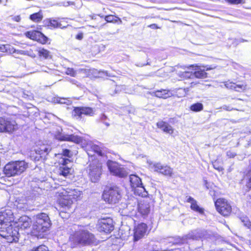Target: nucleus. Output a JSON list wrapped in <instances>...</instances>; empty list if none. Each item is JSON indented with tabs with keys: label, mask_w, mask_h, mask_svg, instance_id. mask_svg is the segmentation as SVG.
<instances>
[{
	"label": "nucleus",
	"mask_w": 251,
	"mask_h": 251,
	"mask_svg": "<svg viewBox=\"0 0 251 251\" xmlns=\"http://www.w3.org/2000/svg\"><path fill=\"white\" fill-rule=\"evenodd\" d=\"M28 167V164L25 161L9 162L4 168V173L7 176H17L23 173Z\"/></svg>",
	"instance_id": "f03ea898"
},
{
	"label": "nucleus",
	"mask_w": 251,
	"mask_h": 251,
	"mask_svg": "<svg viewBox=\"0 0 251 251\" xmlns=\"http://www.w3.org/2000/svg\"><path fill=\"white\" fill-rule=\"evenodd\" d=\"M51 148L48 145H42L37 147L35 150V152L40 155V157H45L51 151Z\"/></svg>",
	"instance_id": "393cba45"
},
{
	"label": "nucleus",
	"mask_w": 251,
	"mask_h": 251,
	"mask_svg": "<svg viewBox=\"0 0 251 251\" xmlns=\"http://www.w3.org/2000/svg\"><path fill=\"white\" fill-rule=\"evenodd\" d=\"M182 76L184 78H191V77L194 76L193 74L190 73L189 72L185 71L183 72L182 74Z\"/></svg>",
	"instance_id": "ea45409f"
},
{
	"label": "nucleus",
	"mask_w": 251,
	"mask_h": 251,
	"mask_svg": "<svg viewBox=\"0 0 251 251\" xmlns=\"http://www.w3.org/2000/svg\"><path fill=\"white\" fill-rule=\"evenodd\" d=\"M17 128V124L15 121L0 118V132H12Z\"/></svg>",
	"instance_id": "0eeeda50"
},
{
	"label": "nucleus",
	"mask_w": 251,
	"mask_h": 251,
	"mask_svg": "<svg viewBox=\"0 0 251 251\" xmlns=\"http://www.w3.org/2000/svg\"><path fill=\"white\" fill-rule=\"evenodd\" d=\"M0 235L11 243L19 242L20 237L18 230L13 228V226L0 229Z\"/></svg>",
	"instance_id": "39448f33"
},
{
	"label": "nucleus",
	"mask_w": 251,
	"mask_h": 251,
	"mask_svg": "<svg viewBox=\"0 0 251 251\" xmlns=\"http://www.w3.org/2000/svg\"><path fill=\"white\" fill-rule=\"evenodd\" d=\"M129 180L130 182L131 186L133 188H138V189L141 191L145 192L146 191L145 188L143 186L141 179L136 175H131L129 176Z\"/></svg>",
	"instance_id": "a211bd4d"
},
{
	"label": "nucleus",
	"mask_w": 251,
	"mask_h": 251,
	"mask_svg": "<svg viewBox=\"0 0 251 251\" xmlns=\"http://www.w3.org/2000/svg\"><path fill=\"white\" fill-rule=\"evenodd\" d=\"M70 163V160L69 159H63L61 166L59 167L58 173L60 175H62L65 177L71 174L72 168L68 165V163Z\"/></svg>",
	"instance_id": "dca6fc26"
},
{
	"label": "nucleus",
	"mask_w": 251,
	"mask_h": 251,
	"mask_svg": "<svg viewBox=\"0 0 251 251\" xmlns=\"http://www.w3.org/2000/svg\"><path fill=\"white\" fill-rule=\"evenodd\" d=\"M152 95L159 98L167 99L171 97V94L168 90L162 89L152 92Z\"/></svg>",
	"instance_id": "c85d7f7f"
},
{
	"label": "nucleus",
	"mask_w": 251,
	"mask_h": 251,
	"mask_svg": "<svg viewBox=\"0 0 251 251\" xmlns=\"http://www.w3.org/2000/svg\"><path fill=\"white\" fill-rule=\"evenodd\" d=\"M138 211L143 215H147L150 211V205L147 200L140 201L138 204Z\"/></svg>",
	"instance_id": "412c9836"
},
{
	"label": "nucleus",
	"mask_w": 251,
	"mask_h": 251,
	"mask_svg": "<svg viewBox=\"0 0 251 251\" xmlns=\"http://www.w3.org/2000/svg\"><path fill=\"white\" fill-rule=\"evenodd\" d=\"M101 166L97 161L89 165V174L92 182H96L101 175Z\"/></svg>",
	"instance_id": "9d476101"
},
{
	"label": "nucleus",
	"mask_w": 251,
	"mask_h": 251,
	"mask_svg": "<svg viewBox=\"0 0 251 251\" xmlns=\"http://www.w3.org/2000/svg\"><path fill=\"white\" fill-rule=\"evenodd\" d=\"M147 229L146 224L142 223L138 225L135 228L134 241L136 242L143 238L146 234Z\"/></svg>",
	"instance_id": "2eb2a0df"
},
{
	"label": "nucleus",
	"mask_w": 251,
	"mask_h": 251,
	"mask_svg": "<svg viewBox=\"0 0 251 251\" xmlns=\"http://www.w3.org/2000/svg\"><path fill=\"white\" fill-rule=\"evenodd\" d=\"M103 200L109 204H116L122 198L121 190L115 186L105 190L102 195Z\"/></svg>",
	"instance_id": "20e7f679"
},
{
	"label": "nucleus",
	"mask_w": 251,
	"mask_h": 251,
	"mask_svg": "<svg viewBox=\"0 0 251 251\" xmlns=\"http://www.w3.org/2000/svg\"><path fill=\"white\" fill-rule=\"evenodd\" d=\"M94 150L99 154L101 155V151L99 150V148L98 146H94Z\"/></svg>",
	"instance_id": "09e8293b"
},
{
	"label": "nucleus",
	"mask_w": 251,
	"mask_h": 251,
	"mask_svg": "<svg viewBox=\"0 0 251 251\" xmlns=\"http://www.w3.org/2000/svg\"><path fill=\"white\" fill-rule=\"evenodd\" d=\"M200 237V235L198 234V232L196 230L192 231L189 232L188 234L183 236L182 238L178 237L177 240V241L176 243H182L183 244L187 241L188 240L193 239L197 240Z\"/></svg>",
	"instance_id": "aec40b11"
},
{
	"label": "nucleus",
	"mask_w": 251,
	"mask_h": 251,
	"mask_svg": "<svg viewBox=\"0 0 251 251\" xmlns=\"http://www.w3.org/2000/svg\"><path fill=\"white\" fill-rule=\"evenodd\" d=\"M194 65H191L188 68L194 67ZM195 70H197L193 73V75L198 78H203L207 76V73L205 72V70L201 69L200 67L198 66H195Z\"/></svg>",
	"instance_id": "bb28decb"
},
{
	"label": "nucleus",
	"mask_w": 251,
	"mask_h": 251,
	"mask_svg": "<svg viewBox=\"0 0 251 251\" xmlns=\"http://www.w3.org/2000/svg\"><path fill=\"white\" fill-rule=\"evenodd\" d=\"M9 45H0V51L3 52H6Z\"/></svg>",
	"instance_id": "37998d69"
},
{
	"label": "nucleus",
	"mask_w": 251,
	"mask_h": 251,
	"mask_svg": "<svg viewBox=\"0 0 251 251\" xmlns=\"http://www.w3.org/2000/svg\"><path fill=\"white\" fill-rule=\"evenodd\" d=\"M103 73L105 74L106 75H108V73L107 72H103Z\"/></svg>",
	"instance_id": "e2e57ef3"
},
{
	"label": "nucleus",
	"mask_w": 251,
	"mask_h": 251,
	"mask_svg": "<svg viewBox=\"0 0 251 251\" xmlns=\"http://www.w3.org/2000/svg\"><path fill=\"white\" fill-rule=\"evenodd\" d=\"M210 194L211 196L213 197V199H214V200H215V191H214V190H211V191H210Z\"/></svg>",
	"instance_id": "864d4df0"
},
{
	"label": "nucleus",
	"mask_w": 251,
	"mask_h": 251,
	"mask_svg": "<svg viewBox=\"0 0 251 251\" xmlns=\"http://www.w3.org/2000/svg\"><path fill=\"white\" fill-rule=\"evenodd\" d=\"M187 201L191 203L190 207L191 209L200 214H203L204 209L199 207L197 204V201L194 198L189 197Z\"/></svg>",
	"instance_id": "a878e982"
},
{
	"label": "nucleus",
	"mask_w": 251,
	"mask_h": 251,
	"mask_svg": "<svg viewBox=\"0 0 251 251\" xmlns=\"http://www.w3.org/2000/svg\"><path fill=\"white\" fill-rule=\"evenodd\" d=\"M49 71H50L51 70L49 68H48V67H42L41 68V72H47V73H49Z\"/></svg>",
	"instance_id": "8fccbe9b"
},
{
	"label": "nucleus",
	"mask_w": 251,
	"mask_h": 251,
	"mask_svg": "<svg viewBox=\"0 0 251 251\" xmlns=\"http://www.w3.org/2000/svg\"><path fill=\"white\" fill-rule=\"evenodd\" d=\"M39 54L40 56H43L44 58H48L49 55V51L45 49H42L39 50Z\"/></svg>",
	"instance_id": "f704fd0d"
},
{
	"label": "nucleus",
	"mask_w": 251,
	"mask_h": 251,
	"mask_svg": "<svg viewBox=\"0 0 251 251\" xmlns=\"http://www.w3.org/2000/svg\"><path fill=\"white\" fill-rule=\"evenodd\" d=\"M106 24V23L105 24H103V25H101L100 26L98 27V26H92L93 27H94V28H97L98 29H100L103 26H104Z\"/></svg>",
	"instance_id": "6e6d98bb"
},
{
	"label": "nucleus",
	"mask_w": 251,
	"mask_h": 251,
	"mask_svg": "<svg viewBox=\"0 0 251 251\" xmlns=\"http://www.w3.org/2000/svg\"><path fill=\"white\" fill-rule=\"evenodd\" d=\"M241 222L243 223L244 225L248 228L251 226V222L247 217H244L241 218Z\"/></svg>",
	"instance_id": "c9c22d12"
},
{
	"label": "nucleus",
	"mask_w": 251,
	"mask_h": 251,
	"mask_svg": "<svg viewBox=\"0 0 251 251\" xmlns=\"http://www.w3.org/2000/svg\"><path fill=\"white\" fill-rule=\"evenodd\" d=\"M113 220L110 218L100 219L98 221L97 227L100 232L110 233L114 229Z\"/></svg>",
	"instance_id": "6e6552de"
},
{
	"label": "nucleus",
	"mask_w": 251,
	"mask_h": 251,
	"mask_svg": "<svg viewBox=\"0 0 251 251\" xmlns=\"http://www.w3.org/2000/svg\"><path fill=\"white\" fill-rule=\"evenodd\" d=\"M246 186L249 188H251V171L249 172L245 176Z\"/></svg>",
	"instance_id": "473e14b6"
},
{
	"label": "nucleus",
	"mask_w": 251,
	"mask_h": 251,
	"mask_svg": "<svg viewBox=\"0 0 251 251\" xmlns=\"http://www.w3.org/2000/svg\"><path fill=\"white\" fill-rule=\"evenodd\" d=\"M32 232L40 236L47 231L51 226L49 216L45 213H41L33 216Z\"/></svg>",
	"instance_id": "f257e3e1"
},
{
	"label": "nucleus",
	"mask_w": 251,
	"mask_h": 251,
	"mask_svg": "<svg viewBox=\"0 0 251 251\" xmlns=\"http://www.w3.org/2000/svg\"><path fill=\"white\" fill-rule=\"evenodd\" d=\"M104 19L107 22L110 23L113 21L114 18L112 15H108L104 17Z\"/></svg>",
	"instance_id": "c03bdc74"
},
{
	"label": "nucleus",
	"mask_w": 251,
	"mask_h": 251,
	"mask_svg": "<svg viewBox=\"0 0 251 251\" xmlns=\"http://www.w3.org/2000/svg\"><path fill=\"white\" fill-rule=\"evenodd\" d=\"M203 108V104L200 102H197L192 104L190 109L191 110L194 112H199L201 111Z\"/></svg>",
	"instance_id": "2f4dec72"
},
{
	"label": "nucleus",
	"mask_w": 251,
	"mask_h": 251,
	"mask_svg": "<svg viewBox=\"0 0 251 251\" xmlns=\"http://www.w3.org/2000/svg\"><path fill=\"white\" fill-rule=\"evenodd\" d=\"M99 16L101 18L103 17V15H99Z\"/></svg>",
	"instance_id": "69168bd1"
},
{
	"label": "nucleus",
	"mask_w": 251,
	"mask_h": 251,
	"mask_svg": "<svg viewBox=\"0 0 251 251\" xmlns=\"http://www.w3.org/2000/svg\"><path fill=\"white\" fill-rule=\"evenodd\" d=\"M32 251H49L48 248L45 245H41L34 249Z\"/></svg>",
	"instance_id": "e433bc0d"
},
{
	"label": "nucleus",
	"mask_w": 251,
	"mask_h": 251,
	"mask_svg": "<svg viewBox=\"0 0 251 251\" xmlns=\"http://www.w3.org/2000/svg\"><path fill=\"white\" fill-rule=\"evenodd\" d=\"M221 244H222L223 246H226V248L229 249V247H232V245L230 244H229L228 242H226L225 240H221Z\"/></svg>",
	"instance_id": "79ce46f5"
},
{
	"label": "nucleus",
	"mask_w": 251,
	"mask_h": 251,
	"mask_svg": "<svg viewBox=\"0 0 251 251\" xmlns=\"http://www.w3.org/2000/svg\"><path fill=\"white\" fill-rule=\"evenodd\" d=\"M223 109H226V110H230V109H227V108H226V106H224L223 107Z\"/></svg>",
	"instance_id": "052dcab7"
},
{
	"label": "nucleus",
	"mask_w": 251,
	"mask_h": 251,
	"mask_svg": "<svg viewBox=\"0 0 251 251\" xmlns=\"http://www.w3.org/2000/svg\"><path fill=\"white\" fill-rule=\"evenodd\" d=\"M1 2V0H0V3Z\"/></svg>",
	"instance_id": "338daca9"
},
{
	"label": "nucleus",
	"mask_w": 251,
	"mask_h": 251,
	"mask_svg": "<svg viewBox=\"0 0 251 251\" xmlns=\"http://www.w3.org/2000/svg\"><path fill=\"white\" fill-rule=\"evenodd\" d=\"M59 196L61 197L59 200V204L63 209L62 211H65V212H71L70 209L74 202L73 200L67 194L64 193V191L59 193Z\"/></svg>",
	"instance_id": "f8f14e48"
},
{
	"label": "nucleus",
	"mask_w": 251,
	"mask_h": 251,
	"mask_svg": "<svg viewBox=\"0 0 251 251\" xmlns=\"http://www.w3.org/2000/svg\"><path fill=\"white\" fill-rule=\"evenodd\" d=\"M94 113V110L89 107H76L73 111V115L76 119L81 118L82 115L92 116Z\"/></svg>",
	"instance_id": "ddd939ff"
},
{
	"label": "nucleus",
	"mask_w": 251,
	"mask_h": 251,
	"mask_svg": "<svg viewBox=\"0 0 251 251\" xmlns=\"http://www.w3.org/2000/svg\"><path fill=\"white\" fill-rule=\"evenodd\" d=\"M220 202L219 201V199H217L216 201H215V205L217 211L220 213Z\"/></svg>",
	"instance_id": "de8ad7c7"
},
{
	"label": "nucleus",
	"mask_w": 251,
	"mask_h": 251,
	"mask_svg": "<svg viewBox=\"0 0 251 251\" xmlns=\"http://www.w3.org/2000/svg\"><path fill=\"white\" fill-rule=\"evenodd\" d=\"M74 241L76 244L88 246L95 241V236L88 230L82 229L75 232L74 235Z\"/></svg>",
	"instance_id": "7ed1b4c3"
},
{
	"label": "nucleus",
	"mask_w": 251,
	"mask_h": 251,
	"mask_svg": "<svg viewBox=\"0 0 251 251\" xmlns=\"http://www.w3.org/2000/svg\"><path fill=\"white\" fill-rule=\"evenodd\" d=\"M55 139L59 141H71L75 143H79L82 141L80 137L74 134H65L62 133H58L55 134Z\"/></svg>",
	"instance_id": "4468645a"
},
{
	"label": "nucleus",
	"mask_w": 251,
	"mask_h": 251,
	"mask_svg": "<svg viewBox=\"0 0 251 251\" xmlns=\"http://www.w3.org/2000/svg\"><path fill=\"white\" fill-rule=\"evenodd\" d=\"M13 19L14 21H16V22H18L20 21V20H21V17H20V16H15V17L13 18Z\"/></svg>",
	"instance_id": "603ef678"
},
{
	"label": "nucleus",
	"mask_w": 251,
	"mask_h": 251,
	"mask_svg": "<svg viewBox=\"0 0 251 251\" xmlns=\"http://www.w3.org/2000/svg\"><path fill=\"white\" fill-rule=\"evenodd\" d=\"M25 34L27 37H28L33 40L36 39L37 37L39 36L40 35H41L43 37V41L45 42H46L48 39L47 38L43 35L41 32L37 31H28L26 32Z\"/></svg>",
	"instance_id": "c756f323"
},
{
	"label": "nucleus",
	"mask_w": 251,
	"mask_h": 251,
	"mask_svg": "<svg viewBox=\"0 0 251 251\" xmlns=\"http://www.w3.org/2000/svg\"><path fill=\"white\" fill-rule=\"evenodd\" d=\"M62 154L63 155L68 157H71L72 155L71 153V151L68 149L63 150L62 151Z\"/></svg>",
	"instance_id": "a19ab883"
},
{
	"label": "nucleus",
	"mask_w": 251,
	"mask_h": 251,
	"mask_svg": "<svg viewBox=\"0 0 251 251\" xmlns=\"http://www.w3.org/2000/svg\"><path fill=\"white\" fill-rule=\"evenodd\" d=\"M91 18L92 19H96V16H95V15L91 16Z\"/></svg>",
	"instance_id": "bf43d9fd"
},
{
	"label": "nucleus",
	"mask_w": 251,
	"mask_h": 251,
	"mask_svg": "<svg viewBox=\"0 0 251 251\" xmlns=\"http://www.w3.org/2000/svg\"><path fill=\"white\" fill-rule=\"evenodd\" d=\"M224 85L227 88L233 89L237 92L244 91L247 88V85L245 84H236L230 81L224 82Z\"/></svg>",
	"instance_id": "4be33fe9"
},
{
	"label": "nucleus",
	"mask_w": 251,
	"mask_h": 251,
	"mask_svg": "<svg viewBox=\"0 0 251 251\" xmlns=\"http://www.w3.org/2000/svg\"><path fill=\"white\" fill-rule=\"evenodd\" d=\"M107 166L110 172L113 175L120 177H125L128 175V172L125 168L116 162L108 160L107 162Z\"/></svg>",
	"instance_id": "423d86ee"
},
{
	"label": "nucleus",
	"mask_w": 251,
	"mask_h": 251,
	"mask_svg": "<svg viewBox=\"0 0 251 251\" xmlns=\"http://www.w3.org/2000/svg\"><path fill=\"white\" fill-rule=\"evenodd\" d=\"M226 2L232 4H238L240 3H245L244 0H225Z\"/></svg>",
	"instance_id": "58836bf2"
},
{
	"label": "nucleus",
	"mask_w": 251,
	"mask_h": 251,
	"mask_svg": "<svg viewBox=\"0 0 251 251\" xmlns=\"http://www.w3.org/2000/svg\"><path fill=\"white\" fill-rule=\"evenodd\" d=\"M144 65H145V64H141V65H137V66H139V67H143L144 66Z\"/></svg>",
	"instance_id": "680f3d73"
},
{
	"label": "nucleus",
	"mask_w": 251,
	"mask_h": 251,
	"mask_svg": "<svg viewBox=\"0 0 251 251\" xmlns=\"http://www.w3.org/2000/svg\"><path fill=\"white\" fill-rule=\"evenodd\" d=\"M64 193L67 194L68 196L73 200V201L80 199L82 195L81 191L77 189H72L69 188L64 190Z\"/></svg>",
	"instance_id": "5701e85b"
},
{
	"label": "nucleus",
	"mask_w": 251,
	"mask_h": 251,
	"mask_svg": "<svg viewBox=\"0 0 251 251\" xmlns=\"http://www.w3.org/2000/svg\"><path fill=\"white\" fill-rule=\"evenodd\" d=\"M13 221V215L11 210H9L0 213V229L12 226L11 222Z\"/></svg>",
	"instance_id": "1a4fd4ad"
},
{
	"label": "nucleus",
	"mask_w": 251,
	"mask_h": 251,
	"mask_svg": "<svg viewBox=\"0 0 251 251\" xmlns=\"http://www.w3.org/2000/svg\"><path fill=\"white\" fill-rule=\"evenodd\" d=\"M65 73L66 75L73 77H75L76 75V72L73 68H67Z\"/></svg>",
	"instance_id": "72a5a7b5"
},
{
	"label": "nucleus",
	"mask_w": 251,
	"mask_h": 251,
	"mask_svg": "<svg viewBox=\"0 0 251 251\" xmlns=\"http://www.w3.org/2000/svg\"><path fill=\"white\" fill-rule=\"evenodd\" d=\"M234 156V154H232L231 155H230V157H233Z\"/></svg>",
	"instance_id": "0e129e2a"
},
{
	"label": "nucleus",
	"mask_w": 251,
	"mask_h": 251,
	"mask_svg": "<svg viewBox=\"0 0 251 251\" xmlns=\"http://www.w3.org/2000/svg\"><path fill=\"white\" fill-rule=\"evenodd\" d=\"M122 88H123V86H117L114 90V92L113 93H111V95H113L115 94H117V93H119L120 91H121Z\"/></svg>",
	"instance_id": "49530a36"
},
{
	"label": "nucleus",
	"mask_w": 251,
	"mask_h": 251,
	"mask_svg": "<svg viewBox=\"0 0 251 251\" xmlns=\"http://www.w3.org/2000/svg\"><path fill=\"white\" fill-rule=\"evenodd\" d=\"M69 81L73 84H75V82H76V81L73 79H70Z\"/></svg>",
	"instance_id": "13d9d810"
},
{
	"label": "nucleus",
	"mask_w": 251,
	"mask_h": 251,
	"mask_svg": "<svg viewBox=\"0 0 251 251\" xmlns=\"http://www.w3.org/2000/svg\"><path fill=\"white\" fill-rule=\"evenodd\" d=\"M83 38V34L82 33L78 34L76 36V38L79 40L82 39Z\"/></svg>",
	"instance_id": "5fc2aeb1"
},
{
	"label": "nucleus",
	"mask_w": 251,
	"mask_h": 251,
	"mask_svg": "<svg viewBox=\"0 0 251 251\" xmlns=\"http://www.w3.org/2000/svg\"><path fill=\"white\" fill-rule=\"evenodd\" d=\"M49 25L53 28H60L63 29L67 28L69 26V25L66 23L63 24L61 21H59L58 20L50 19L49 21Z\"/></svg>",
	"instance_id": "cd10ccee"
},
{
	"label": "nucleus",
	"mask_w": 251,
	"mask_h": 251,
	"mask_svg": "<svg viewBox=\"0 0 251 251\" xmlns=\"http://www.w3.org/2000/svg\"><path fill=\"white\" fill-rule=\"evenodd\" d=\"M150 165L151 168L155 172L170 177L173 175V169L167 165H163L160 163H154L152 166Z\"/></svg>",
	"instance_id": "9b49d317"
},
{
	"label": "nucleus",
	"mask_w": 251,
	"mask_h": 251,
	"mask_svg": "<svg viewBox=\"0 0 251 251\" xmlns=\"http://www.w3.org/2000/svg\"><path fill=\"white\" fill-rule=\"evenodd\" d=\"M31 223V219L26 216L21 217L17 221L15 222L14 225L22 229H26L30 227Z\"/></svg>",
	"instance_id": "6ab92c4d"
},
{
	"label": "nucleus",
	"mask_w": 251,
	"mask_h": 251,
	"mask_svg": "<svg viewBox=\"0 0 251 251\" xmlns=\"http://www.w3.org/2000/svg\"><path fill=\"white\" fill-rule=\"evenodd\" d=\"M65 100L64 99H61L59 101V103H65L66 102L65 101Z\"/></svg>",
	"instance_id": "4d7b16f0"
},
{
	"label": "nucleus",
	"mask_w": 251,
	"mask_h": 251,
	"mask_svg": "<svg viewBox=\"0 0 251 251\" xmlns=\"http://www.w3.org/2000/svg\"><path fill=\"white\" fill-rule=\"evenodd\" d=\"M213 166L216 170L218 171L220 170V164L218 160H215L213 162Z\"/></svg>",
	"instance_id": "a18cd8bd"
},
{
	"label": "nucleus",
	"mask_w": 251,
	"mask_h": 251,
	"mask_svg": "<svg viewBox=\"0 0 251 251\" xmlns=\"http://www.w3.org/2000/svg\"><path fill=\"white\" fill-rule=\"evenodd\" d=\"M156 126L158 128L162 129L164 132L172 134L174 132V128L168 123L164 121H159L157 123Z\"/></svg>",
	"instance_id": "b1692460"
},
{
	"label": "nucleus",
	"mask_w": 251,
	"mask_h": 251,
	"mask_svg": "<svg viewBox=\"0 0 251 251\" xmlns=\"http://www.w3.org/2000/svg\"><path fill=\"white\" fill-rule=\"evenodd\" d=\"M232 211L230 202L225 199H221V215L225 217L228 216Z\"/></svg>",
	"instance_id": "f3484780"
},
{
	"label": "nucleus",
	"mask_w": 251,
	"mask_h": 251,
	"mask_svg": "<svg viewBox=\"0 0 251 251\" xmlns=\"http://www.w3.org/2000/svg\"><path fill=\"white\" fill-rule=\"evenodd\" d=\"M100 120L101 122H102L106 126H110V124L107 122L108 120L107 117L104 114H102L100 118Z\"/></svg>",
	"instance_id": "4c0bfd02"
},
{
	"label": "nucleus",
	"mask_w": 251,
	"mask_h": 251,
	"mask_svg": "<svg viewBox=\"0 0 251 251\" xmlns=\"http://www.w3.org/2000/svg\"><path fill=\"white\" fill-rule=\"evenodd\" d=\"M42 19L43 15L40 11L34 13L30 16V19L34 22H39L41 21Z\"/></svg>",
	"instance_id": "7c9ffc66"
},
{
	"label": "nucleus",
	"mask_w": 251,
	"mask_h": 251,
	"mask_svg": "<svg viewBox=\"0 0 251 251\" xmlns=\"http://www.w3.org/2000/svg\"><path fill=\"white\" fill-rule=\"evenodd\" d=\"M149 27H151L152 29H157L159 28L157 25L155 24L150 25H149Z\"/></svg>",
	"instance_id": "3c124183"
}]
</instances>
